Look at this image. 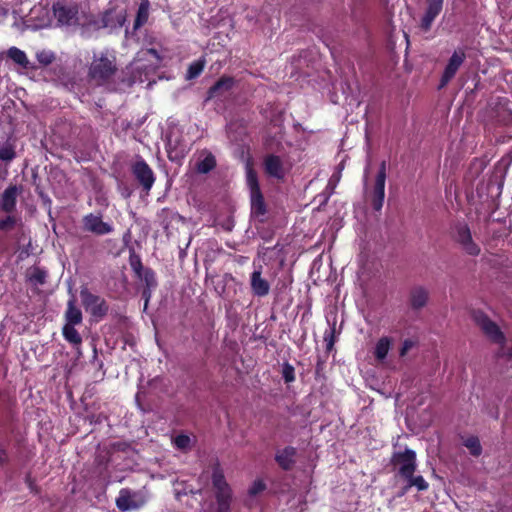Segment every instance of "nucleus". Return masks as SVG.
Returning <instances> with one entry per match:
<instances>
[{
  "instance_id": "nucleus-1",
  "label": "nucleus",
  "mask_w": 512,
  "mask_h": 512,
  "mask_svg": "<svg viewBox=\"0 0 512 512\" xmlns=\"http://www.w3.org/2000/svg\"><path fill=\"white\" fill-rule=\"evenodd\" d=\"M386 163H369L364 173V200L372 214L380 212L385 198Z\"/></svg>"
},
{
  "instance_id": "nucleus-2",
  "label": "nucleus",
  "mask_w": 512,
  "mask_h": 512,
  "mask_svg": "<svg viewBox=\"0 0 512 512\" xmlns=\"http://www.w3.org/2000/svg\"><path fill=\"white\" fill-rule=\"evenodd\" d=\"M52 10L59 26H77L87 22L86 9L76 1L58 0Z\"/></svg>"
},
{
  "instance_id": "nucleus-3",
  "label": "nucleus",
  "mask_w": 512,
  "mask_h": 512,
  "mask_svg": "<svg viewBox=\"0 0 512 512\" xmlns=\"http://www.w3.org/2000/svg\"><path fill=\"white\" fill-rule=\"evenodd\" d=\"M159 62L160 56L155 49L139 51L128 67L131 73V82H144L155 71Z\"/></svg>"
},
{
  "instance_id": "nucleus-4",
  "label": "nucleus",
  "mask_w": 512,
  "mask_h": 512,
  "mask_svg": "<svg viewBox=\"0 0 512 512\" xmlns=\"http://www.w3.org/2000/svg\"><path fill=\"white\" fill-rule=\"evenodd\" d=\"M377 272V259L375 253L368 246L360 248L358 256V280L361 283L369 281Z\"/></svg>"
},
{
  "instance_id": "nucleus-5",
  "label": "nucleus",
  "mask_w": 512,
  "mask_h": 512,
  "mask_svg": "<svg viewBox=\"0 0 512 512\" xmlns=\"http://www.w3.org/2000/svg\"><path fill=\"white\" fill-rule=\"evenodd\" d=\"M246 182L250 190L251 212L255 215H264L266 207L260 191L257 175L250 165H246Z\"/></svg>"
},
{
  "instance_id": "nucleus-6",
  "label": "nucleus",
  "mask_w": 512,
  "mask_h": 512,
  "mask_svg": "<svg viewBox=\"0 0 512 512\" xmlns=\"http://www.w3.org/2000/svg\"><path fill=\"white\" fill-rule=\"evenodd\" d=\"M116 67L112 59L104 54L99 57H94L90 69L89 75L98 84H101L108 80L115 72Z\"/></svg>"
},
{
  "instance_id": "nucleus-7",
  "label": "nucleus",
  "mask_w": 512,
  "mask_h": 512,
  "mask_svg": "<svg viewBox=\"0 0 512 512\" xmlns=\"http://www.w3.org/2000/svg\"><path fill=\"white\" fill-rule=\"evenodd\" d=\"M212 481L216 490L218 512H229L231 492L222 471L218 467L213 471Z\"/></svg>"
},
{
  "instance_id": "nucleus-8",
  "label": "nucleus",
  "mask_w": 512,
  "mask_h": 512,
  "mask_svg": "<svg viewBox=\"0 0 512 512\" xmlns=\"http://www.w3.org/2000/svg\"><path fill=\"white\" fill-rule=\"evenodd\" d=\"M393 462L402 477L411 478L416 469V454L413 450L405 449L394 454Z\"/></svg>"
},
{
  "instance_id": "nucleus-9",
  "label": "nucleus",
  "mask_w": 512,
  "mask_h": 512,
  "mask_svg": "<svg viewBox=\"0 0 512 512\" xmlns=\"http://www.w3.org/2000/svg\"><path fill=\"white\" fill-rule=\"evenodd\" d=\"M127 20V11L124 7H112L103 12L101 26L110 30L121 28Z\"/></svg>"
},
{
  "instance_id": "nucleus-10",
  "label": "nucleus",
  "mask_w": 512,
  "mask_h": 512,
  "mask_svg": "<svg viewBox=\"0 0 512 512\" xmlns=\"http://www.w3.org/2000/svg\"><path fill=\"white\" fill-rule=\"evenodd\" d=\"M132 172L144 190L149 191L152 188L155 182L154 172L143 159L135 161Z\"/></svg>"
},
{
  "instance_id": "nucleus-11",
  "label": "nucleus",
  "mask_w": 512,
  "mask_h": 512,
  "mask_svg": "<svg viewBox=\"0 0 512 512\" xmlns=\"http://www.w3.org/2000/svg\"><path fill=\"white\" fill-rule=\"evenodd\" d=\"M83 229L95 235H106L113 231V225L104 222L101 215L87 214L83 217Z\"/></svg>"
},
{
  "instance_id": "nucleus-12",
  "label": "nucleus",
  "mask_w": 512,
  "mask_h": 512,
  "mask_svg": "<svg viewBox=\"0 0 512 512\" xmlns=\"http://www.w3.org/2000/svg\"><path fill=\"white\" fill-rule=\"evenodd\" d=\"M51 22L49 9L41 5L34 6L26 20L27 26L33 30L49 27Z\"/></svg>"
},
{
  "instance_id": "nucleus-13",
  "label": "nucleus",
  "mask_w": 512,
  "mask_h": 512,
  "mask_svg": "<svg viewBox=\"0 0 512 512\" xmlns=\"http://www.w3.org/2000/svg\"><path fill=\"white\" fill-rule=\"evenodd\" d=\"M80 296L85 310L90 312L93 316L101 317L106 313L107 308L104 300L90 293L88 289H82Z\"/></svg>"
},
{
  "instance_id": "nucleus-14",
  "label": "nucleus",
  "mask_w": 512,
  "mask_h": 512,
  "mask_svg": "<svg viewBox=\"0 0 512 512\" xmlns=\"http://www.w3.org/2000/svg\"><path fill=\"white\" fill-rule=\"evenodd\" d=\"M144 498L136 492L122 489L116 499V506L121 511L135 510L143 506Z\"/></svg>"
},
{
  "instance_id": "nucleus-15",
  "label": "nucleus",
  "mask_w": 512,
  "mask_h": 512,
  "mask_svg": "<svg viewBox=\"0 0 512 512\" xmlns=\"http://www.w3.org/2000/svg\"><path fill=\"white\" fill-rule=\"evenodd\" d=\"M262 265L254 264V271L250 276V287L252 293L258 297H264L269 294L270 284L269 282L262 277Z\"/></svg>"
},
{
  "instance_id": "nucleus-16",
  "label": "nucleus",
  "mask_w": 512,
  "mask_h": 512,
  "mask_svg": "<svg viewBox=\"0 0 512 512\" xmlns=\"http://www.w3.org/2000/svg\"><path fill=\"white\" fill-rule=\"evenodd\" d=\"M464 60H465L464 51L458 50L452 54L447 66L444 70V73L442 75L440 87H444L445 85L448 84V82L455 76L457 70L462 65Z\"/></svg>"
},
{
  "instance_id": "nucleus-17",
  "label": "nucleus",
  "mask_w": 512,
  "mask_h": 512,
  "mask_svg": "<svg viewBox=\"0 0 512 512\" xmlns=\"http://www.w3.org/2000/svg\"><path fill=\"white\" fill-rule=\"evenodd\" d=\"M426 8L421 19V27L429 30L436 17L441 13L444 0H426Z\"/></svg>"
},
{
  "instance_id": "nucleus-18",
  "label": "nucleus",
  "mask_w": 512,
  "mask_h": 512,
  "mask_svg": "<svg viewBox=\"0 0 512 512\" xmlns=\"http://www.w3.org/2000/svg\"><path fill=\"white\" fill-rule=\"evenodd\" d=\"M456 239L468 254H479L480 249L477 244L473 242L470 230L466 225H460L457 227Z\"/></svg>"
},
{
  "instance_id": "nucleus-19",
  "label": "nucleus",
  "mask_w": 512,
  "mask_h": 512,
  "mask_svg": "<svg viewBox=\"0 0 512 512\" xmlns=\"http://www.w3.org/2000/svg\"><path fill=\"white\" fill-rule=\"evenodd\" d=\"M428 298H429V293L426 288H424L422 286L414 287L410 291V296H409L410 306L416 310L421 309L427 304Z\"/></svg>"
},
{
  "instance_id": "nucleus-20",
  "label": "nucleus",
  "mask_w": 512,
  "mask_h": 512,
  "mask_svg": "<svg viewBox=\"0 0 512 512\" xmlns=\"http://www.w3.org/2000/svg\"><path fill=\"white\" fill-rule=\"evenodd\" d=\"M265 171L272 177L282 178L284 176V169L282 161L278 156L269 155L264 161Z\"/></svg>"
},
{
  "instance_id": "nucleus-21",
  "label": "nucleus",
  "mask_w": 512,
  "mask_h": 512,
  "mask_svg": "<svg viewBox=\"0 0 512 512\" xmlns=\"http://www.w3.org/2000/svg\"><path fill=\"white\" fill-rule=\"evenodd\" d=\"M234 85L233 78L224 77L217 81L208 92V98H214L228 92Z\"/></svg>"
},
{
  "instance_id": "nucleus-22",
  "label": "nucleus",
  "mask_w": 512,
  "mask_h": 512,
  "mask_svg": "<svg viewBox=\"0 0 512 512\" xmlns=\"http://www.w3.org/2000/svg\"><path fill=\"white\" fill-rule=\"evenodd\" d=\"M65 324L78 325L82 322V312L76 306L74 297L67 303V310L65 312Z\"/></svg>"
},
{
  "instance_id": "nucleus-23",
  "label": "nucleus",
  "mask_w": 512,
  "mask_h": 512,
  "mask_svg": "<svg viewBox=\"0 0 512 512\" xmlns=\"http://www.w3.org/2000/svg\"><path fill=\"white\" fill-rule=\"evenodd\" d=\"M17 189L16 187L7 188L1 197V207L6 212H11L16 205Z\"/></svg>"
},
{
  "instance_id": "nucleus-24",
  "label": "nucleus",
  "mask_w": 512,
  "mask_h": 512,
  "mask_svg": "<svg viewBox=\"0 0 512 512\" xmlns=\"http://www.w3.org/2000/svg\"><path fill=\"white\" fill-rule=\"evenodd\" d=\"M294 456L295 449L292 447H286L277 452L276 461L283 469H289L294 462Z\"/></svg>"
},
{
  "instance_id": "nucleus-25",
  "label": "nucleus",
  "mask_w": 512,
  "mask_h": 512,
  "mask_svg": "<svg viewBox=\"0 0 512 512\" xmlns=\"http://www.w3.org/2000/svg\"><path fill=\"white\" fill-rule=\"evenodd\" d=\"M150 2L149 0H141L137 15L134 21V29H138L147 23L149 18Z\"/></svg>"
},
{
  "instance_id": "nucleus-26",
  "label": "nucleus",
  "mask_w": 512,
  "mask_h": 512,
  "mask_svg": "<svg viewBox=\"0 0 512 512\" xmlns=\"http://www.w3.org/2000/svg\"><path fill=\"white\" fill-rule=\"evenodd\" d=\"M480 324L484 332L491 339H493L496 342H501L503 340V335L495 323H493L487 318H483Z\"/></svg>"
},
{
  "instance_id": "nucleus-27",
  "label": "nucleus",
  "mask_w": 512,
  "mask_h": 512,
  "mask_svg": "<svg viewBox=\"0 0 512 512\" xmlns=\"http://www.w3.org/2000/svg\"><path fill=\"white\" fill-rule=\"evenodd\" d=\"M74 326L75 325L72 324H65L62 333L65 340H67L69 343L73 345H80L82 338Z\"/></svg>"
},
{
  "instance_id": "nucleus-28",
  "label": "nucleus",
  "mask_w": 512,
  "mask_h": 512,
  "mask_svg": "<svg viewBox=\"0 0 512 512\" xmlns=\"http://www.w3.org/2000/svg\"><path fill=\"white\" fill-rule=\"evenodd\" d=\"M8 56L12 59L16 64L22 66L23 68H28L29 60L24 51L18 49L17 47H11L8 50Z\"/></svg>"
},
{
  "instance_id": "nucleus-29",
  "label": "nucleus",
  "mask_w": 512,
  "mask_h": 512,
  "mask_svg": "<svg viewBox=\"0 0 512 512\" xmlns=\"http://www.w3.org/2000/svg\"><path fill=\"white\" fill-rule=\"evenodd\" d=\"M390 346L391 340L388 337H382L379 339L375 347V357L378 360L383 361L389 352Z\"/></svg>"
},
{
  "instance_id": "nucleus-30",
  "label": "nucleus",
  "mask_w": 512,
  "mask_h": 512,
  "mask_svg": "<svg viewBox=\"0 0 512 512\" xmlns=\"http://www.w3.org/2000/svg\"><path fill=\"white\" fill-rule=\"evenodd\" d=\"M216 165L215 158L212 154L205 155L196 164V169L199 173L206 174L210 172Z\"/></svg>"
},
{
  "instance_id": "nucleus-31",
  "label": "nucleus",
  "mask_w": 512,
  "mask_h": 512,
  "mask_svg": "<svg viewBox=\"0 0 512 512\" xmlns=\"http://www.w3.org/2000/svg\"><path fill=\"white\" fill-rule=\"evenodd\" d=\"M144 281L146 283V286H147V290L144 291V296L146 297V302H145V308L147 307V303H148V299L150 297V292L149 290L151 288H155L156 285H157V282H156V278H155V274L152 270L150 269H147L145 270L144 272Z\"/></svg>"
},
{
  "instance_id": "nucleus-32",
  "label": "nucleus",
  "mask_w": 512,
  "mask_h": 512,
  "mask_svg": "<svg viewBox=\"0 0 512 512\" xmlns=\"http://www.w3.org/2000/svg\"><path fill=\"white\" fill-rule=\"evenodd\" d=\"M29 280L35 285H42L47 278V272L39 267L33 268L29 273Z\"/></svg>"
},
{
  "instance_id": "nucleus-33",
  "label": "nucleus",
  "mask_w": 512,
  "mask_h": 512,
  "mask_svg": "<svg viewBox=\"0 0 512 512\" xmlns=\"http://www.w3.org/2000/svg\"><path fill=\"white\" fill-rule=\"evenodd\" d=\"M464 445L467 449H469L470 453L474 456H478L482 452V448L477 437H468L467 439H465Z\"/></svg>"
},
{
  "instance_id": "nucleus-34",
  "label": "nucleus",
  "mask_w": 512,
  "mask_h": 512,
  "mask_svg": "<svg viewBox=\"0 0 512 512\" xmlns=\"http://www.w3.org/2000/svg\"><path fill=\"white\" fill-rule=\"evenodd\" d=\"M172 441L175 447L182 451H187L191 447V438L185 434L177 435Z\"/></svg>"
},
{
  "instance_id": "nucleus-35",
  "label": "nucleus",
  "mask_w": 512,
  "mask_h": 512,
  "mask_svg": "<svg viewBox=\"0 0 512 512\" xmlns=\"http://www.w3.org/2000/svg\"><path fill=\"white\" fill-rule=\"evenodd\" d=\"M36 58L40 64L49 65L55 59V55L52 51L44 49L36 53Z\"/></svg>"
},
{
  "instance_id": "nucleus-36",
  "label": "nucleus",
  "mask_w": 512,
  "mask_h": 512,
  "mask_svg": "<svg viewBox=\"0 0 512 512\" xmlns=\"http://www.w3.org/2000/svg\"><path fill=\"white\" fill-rule=\"evenodd\" d=\"M408 481L409 487H416L419 491L427 490L428 489V483L422 476H413L411 475V478L406 479Z\"/></svg>"
},
{
  "instance_id": "nucleus-37",
  "label": "nucleus",
  "mask_w": 512,
  "mask_h": 512,
  "mask_svg": "<svg viewBox=\"0 0 512 512\" xmlns=\"http://www.w3.org/2000/svg\"><path fill=\"white\" fill-rule=\"evenodd\" d=\"M204 63L202 61H195L190 64L187 71V79H194L198 77L203 71Z\"/></svg>"
},
{
  "instance_id": "nucleus-38",
  "label": "nucleus",
  "mask_w": 512,
  "mask_h": 512,
  "mask_svg": "<svg viewBox=\"0 0 512 512\" xmlns=\"http://www.w3.org/2000/svg\"><path fill=\"white\" fill-rule=\"evenodd\" d=\"M281 373L286 383H291L295 380V369L290 363H283Z\"/></svg>"
},
{
  "instance_id": "nucleus-39",
  "label": "nucleus",
  "mask_w": 512,
  "mask_h": 512,
  "mask_svg": "<svg viewBox=\"0 0 512 512\" xmlns=\"http://www.w3.org/2000/svg\"><path fill=\"white\" fill-rule=\"evenodd\" d=\"M265 489V484L262 480H255L251 487L249 488V494L251 496H256L260 492H262Z\"/></svg>"
},
{
  "instance_id": "nucleus-40",
  "label": "nucleus",
  "mask_w": 512,
  "mask_h": 512,
  "mask_svg": "<svg viewBox=\"0 0 512 512\" xmlns=\"http://www.w3.org/2000/svg\"><path fill=\"white\" fill-rule=\"evenodd\" d=\"M15 157L14 151L9 147H3L0 149V159L10 161Z\"/></svg>"
},
{
  "instance_id": "nucleus-41",
  "label": "nucleus",
  "mask_w": 512,
  "mask_h": 512,
  "mask_svg": "<svg viewBox=\"0 0 512 512\" xmlns=\"http://www.w3.org/2000/svg\"><path fill=\"white\" fill-rule=\"evenodd\" d=\"M339 179H340L339 173H334L331 176V178L329 179V182L326 187V189L329 190V192L327 194L328 197L333 193V190H334L336 184L339 182Z\"/></svg>"
},
{
  "instance_id": "nucleus-42",
  "label": "nucleus",
  "mask_w": 512,
  "mask_h": 512,
  "mask_svg": "<svg viewBox=\"0 0 512 512\" xmlns=\"http://www.w3.org/2000/svg\"><path fill=\"white\" fill-rule=\"evenodd\" d=\"M15 225V218L12 216H7L5 219L0 221V229L1 230H9Z\"/></svg>"
},
{
  "instance_id": "nucleus-43",
  "label": "nucleus",
  "mask_w": 512,
  "mask_h": 512,
  "mask_svg": "<svg viewBox=\"0 0 512 512\" xmlns=\"http://www.w3.org/2000/svg\"><path fill=\"white\" fill-rule=\"evenodd\" d=\"M324 342L326 343V350L327 351H331V349L333 348V345H334L333 331L332 330H329V331L325 332V334H324Z\"/></svg>"
},
{
  "instance_id": "nucleus-44",
  "label": "nucleus",
  "mask_w": 512,
  "mask_h": 512,
  "mask_svg": "<svg viewBox=\"0 0 512 512\" xmlns=\"http://www.w3.org/2000/svg\"><path fill=\"white\" fill-rule=\"evenodd\" d=\"M415 346V341L414 340H411V339H406L404 342H403V345H402V348H401V351H400V354L402 356H404L412 347Z\"/></svg>"
},
{
  "instance_id": "nucleus-45",
  "label": "nucleus",
  "mask_w": 512,
  "mask_h": 512,
  "mask_svg": "<svg viewBox=\"0 0 512 512\" xmlns=\"http://www.w3.org/2000/svg\"><path fill=\"white\" fill-rule=\"evenodd\" d=\"M8 461V454L7 451L0 447V463H5Z\"/></svg>"
}]
</instances>
